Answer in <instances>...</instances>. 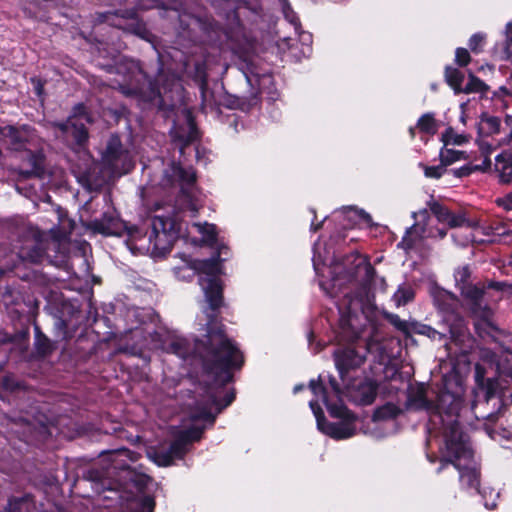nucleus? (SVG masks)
<instances>
[{
    "instance_id": "nucleus-11",
    "label": "nucleus",
    "mask_w": 512,
    "mask_h": 512,
    "mask_svg": "<svg viewBox=\"0 0 512 512\" xmlns=\"http://www.w3.org/2000/svg\"><path fill=\"white\" fill-rule=\"evenodd\" d=\"M242 76L246 84L250 88L248 94H226V96L224 97L223 105L229 109H237L242 112H250L252 109L257 108L261 105V90L258 86H255V84L253 83V79L247 73H243Z\"/></svg>"
},
{
    "instance_id": "nucleus-38",
    "label": "nucleus",
    "mask_w": 512,
    "mask_h": 512,
    "mask_svg": "<svg viewBox=\"0 0 512 512\" xmlns=\"http://www.w3.org/2000/svg\"><path fill=\"white\" fill-rule=\"evenodd\" d=\"M205 431V426H190L184 430L179 431V436L190 446L194 442L202 439Z\"/></svg>"
},
{
    "instance_id": "nucleus-32",
    "label": "nucleus",
    "mask_w": 512,
    "mask_h": 512,
    "mask_svg": "<svg viewBox=\"0 0 512 512\" xmlns=\"http://www.w3.org/2000/svg\"><path fill=\"white\" fill-rule=\"evenodd\" d=\"M489 91V86L482 81L479 77H477L474 73L469 72L468 74V82L463 87L462 93L464 94H472V93H480L482 95H486Z\"/></svg>"
},
{
    "instance_id": "nucleus-27",
    "label": "nucleus",
    "mask_w": 512,
    "mask_h": 512,
    "mask_svg": "<svg viewBox=\"0 0 512 512\" xmlns=\"http://www.w3.org/2000/svg\"><path fill=\"white\" fill-rule=\"evenodd\" d=\"M201 339H196L195 342L197 341H200ZM195 345L196 343H194V347H193V350L191 349L190 347V344L189 342L184 339V338H178V339H175L173 341H171L169 343V345L167 346V352L169 353H172V354H175L177 355L178 357L182 358V359H186L191 351L193 352L194 354V357L195 359L200 362L199 358L197 357L196 353H195ZM201 365V363H199Z\"/></svg>"
},
{
    "instance_id": "nucleus-17",
    "label": "nucleus",
    "mask_w": 512,
    "mask_h": 512,
    "mask_svg": "<svg viewBox=\"0 0 512 512\" xmlns=\"http://www.w3.org/2000/svg\"><path fill=\"white\" fill-rule=\"evenodd\" d=\"M384 319L391 324L397 331L403 334L405 339H412V334L425 335L429 325L416 320H402L398 314L385 312Z\"/></svg>"
},
{
    "instance_id": "nucleus-37",
    "label": "nucleus",
    "mask_w": 512,
    "mask_h": 512,
    "mask_svg": "<svg viewBox=\"0 0 512 512\" xmlns=\"http://www.w3.org/2000/svg\"><path fill=\"white\" fill-rule=\"evenodd\" d=\"M174 459L182 460L189 451V445L177 434L168 447Z\"/></svg>"
},
{
    "instance_id": "nucleus-46",
    "label": "nucleus",
    "mask_w": 512,
    "mask_h": 512,
    "mask_svg": "<svg viewBox=\"0 0 512 512\" xmlns=\"http://www.w3.org/2000/svg\"><path fill=\"white\" fill-rule=\"evenodd\" d=\"M309 406H310L311 410L313 411V414L316 418L318 430L319 431L323 430V426L328 422V420L326 419L322 408L320 407L318 402L314 401V400L310 401Z\"/></svg>"
},
{
    "instance_id": "nucleus-2",
    "label": "nucleus",
    "mask_w": 512,
    "mask_h": 512,
    "mask_svg": "<svg viewBox=\"0 0 512 512\" xmlns=\"http://www.w3.org/2000/svg\"><path fill=\"white\" fill-rule=\"evenodd\" d=\"M356 316H342L340 319L339 338L346 344L340 345L333 352V360L340 379L345 382L349 373L360 369L367 360L369 345L363 340V329L354 326Z\"/></svg>"
},
{
    "instance_id": "nucleus-30",
    "label": "nucleus",
    "mask_w": 512,
    "mask_h": 512,
    "mask_svg": "<svg viewBox=\"0 0 512 512\" xmlns=\"http://www.w3.org/2000/svg\"><path fill=\"white\" fill-rule=\"evenodd\" d=\"M115 224L116 220L113 216L103 213L101 219H95L91 222V228L97 233L108 236L117 234L114 230Z\"/></svg>"
},
{
    "instance_id": "nucleus-48",
    "label": "nucleus",
    "mask_w": 512,
    "mask_h": 512,
    "mask_svg": "<svg viewBox=\"0 0 512 512\" xmlns=\"http://www.w3.org/2000/svg\"><path fill=\"white\" fill-rule=\"evenodd\" d=\"M465 296L474 306L480 307L484 297V290L477 286H472L466 291Z\"/></svg>"
},
{
    "instance_id": "nucleus-6",
    "label": "nucleus",
    "mask_w": 512,
    "mask_h": 512,
    "mask_svg": "<svg viewBox=\"0 0 512 512\" xmlns=\"http://www.w3.org/2000/svg\"><path fill=\"white\" fill-rule=\"evenodd\" d=\"M215 13L225 21L231 31L242 34L246 24H253L261 17L263 9L259 0H206Z\"/></svg>"
},
{
    "instance_id": "nucleus-51",
    "label": "nucleus",
    "mask_w": 512,
    "mask_h": 512,
    "mask_svg": "<svg viewBox=\"0 0 512 512\" xmlns=\"http://www.w3.org/2000/svg\"><path fill=\"white\" fill-rule=\"evenodd\" d=\"M414 226L408 228L406 230L405 235L402 237L401 241L397 244L398 248L405 250L406 252L412 250L415 247V239L410 235Z\"/></svg>"
},
{
    "instance_id": "nucleus-36",
    "label": "nucleus",
    "mask_w": 512,
    "mask_h": 512,
    "mask_svg": "<svg viewBox=\"0 0 512 512\" xmlns=\"http://www.w3.org/2000/svg\"><path fill=\"white\" fill-rule=\"evenodd\" d=\"M440 162L445 166H449L459 160H466L467 156L464 151L442 148L439 154Z\"/></svg>"
},
{
    "instance_id": "nucleus-20",
    "label": "nucleus",
    "mask_w": 512,
    "mask_h": 512,
    "mask_svg": "<svg viewBox=\"0 0 512 512\" xmlns=\"http://www.w3.org/2000/svg\"><path fill=\"white\" fill-rule=\"evenodd\" d=\"M221 248L217 250L214 256L208 259L196 260L194 262V269L199 274H204L207 278H218V276L222 273L221 271Z\"/></svg>"
},
{
    "instance_id": "nucleus-52",
    "label": "nucleus",
    "mask_w": 512,
    "mask_h": 512,
    "mask_svg": "<svg viewBox=\"0 0 512 512\" xmlns=\"http://www.w3.org/2000/svg\"><path fill=\"white\" fill-rule=\"evenodd\" d=\"M30 82L33 86V90H34V93L36 94V96L43 100L44 99V96H45V84H46V80H43L42 78L38 77V76H33L30 78Z\"/></svg>"
},
{
    "instance_id": "nucleus-33",
    "label": "nucleus",
    "mask_w": 512,
    "mask_h": 512,
    "mask_svg": "<svg viewBox=\"0 0 512 512\" xmlns=\"http://www.w3.org/2000/svg\"><path fill=\"white\" fill-rule=\"evenodd\" d=\"M500 118L497 116H488L483 114L481 116V126L479 132L487 136L498 134L500 131Z\"/></svg>"
},
{
    "instance_id": "nucleus-14",
    "label": "nucleus",
    "mask_w": 512,
    "mask_h": 512,
    "mask_svg": "<svg viewBox=\"0 0 512 512\" xmlns=\"http://www.w3.org/2000/svg\"><path fill=\"white\" fill-rule=\"evenodd\" d=\"M346 389L355 403L361 406L371 405L377 396L378 383L370 378L346 384Z\"/></svg>"
},
{
    "instance_id": "nucleus-40",
    "label": "nucleus",
    "mask_w": 512,
    "mask_h": 512,
    "mask_svg": "<svg viewBox=\"0 0 512 512\" xmlns=\"http://www.w3.org/2000/svg\"><path fill=\"white\" fill-rule=\"evenodd\" d=\"M309 388L314 395H316V396L321 395L322 401H323L324 405L326 406V409H328V405L334 404V403L330 402L327 388L324 386L320 376L317 380L312 379L309 382Z\"/></svg>"
},
{
    "instance_id": "nucleus-63",
    "label": "nucleus",
    "mask_w": 512,
    "mask_h": 512,
    "mask_svg": "<svg viewBox=\"0 0 512 512\" xmlns=\"http://www.w3.org/2000/svg\"><path fill=\"white\" fill-rule=\"evenodd\" d=\"M55 326L58 327L59 329L63 330V338H67V322L66 320L62 319V318H57L55 320Z\"/></svg>"
},
{
    "instance_id": "nucleus-24",
    "label": "nucleus",
    "mask_w": 512,
    "mask_h": 512,
    "mask_svg": "<svg viewBox=\"0 0 512 512\" xmlns=\"http://www.w3.org/2000/svg\"><path fill=\"white\" fill-rule=\"evenodd\" d=\"M495 170L499 173L500 182H512V153L502 152L495 158Z\"/></svg>"
},
{
    "instance_id": "nucleus-59",
    "label": "nucleus",
    "mask_w": 512,
    "mask_h": 512,
    "mask_svg": "<svg viewBox=\"0 0 512 512\" xmlns=\"http://www.w3.org/2000/svg\"><path fill=\"white\" fill-rule=\"evenodd\" d=\"M488 288H491V289H494V290H497V291H505L507 289H510L511 288V285H509L508 283L506 282H500V281H491L489 284H488Z\"/></svg>"
},
{
    "instance_id": "nucleus-15",
    "label": "nucleus",
    "mask_w": 512,
    "mask_h": 512,
    "mask_svg": "<svg viewBox=\"0 0 512 512\" xmlns=\"http://www.w3.org/2000/svg\"><path fill=\"white\" fill-rule=\"evenodd\" d=\"M32 131H34V128L28 124H22L20 126L0 125V139H9L12 150L24 151L26 150V145L29 142Z\"/></svg>"
},
{
    "instance_id": "nucleus-49",
    "label": "nucleus",
    "mask_w": 512,
    "mask_h": 512,
    "mask_svg": "<svg viewBox=\"0 0 512 512\" xmlns=\"http://www.w3.org/2000/svg\"><path fill=\"white\" fill-rule=\"evenodd\" d=\"M349 211L353 212L354 215L359 219V221L366 224L367 227L373 228L378 226V224L373 222L372 216L364 209H357L351 207L349 208Z\"/></svg>"
},
{
    "instance_id": "nucleus-39",
    "label": "nucleus",
    "mask_w": 512,
    "mask_h": 512,
    "mask_svg": "<svg viewBox=\"0 0 512 512\" xmlns=\"http://www.w3.org/2000/svg\"><path fill=\"white\" fill-rule=\"evenodd\" d=\"M172 171L175 177L178 178L181 182L187 185L195 184L197 180L196 173L193 169H186L179 164H173Z\"/></svg>"
},
{
    "instance_id": "nucleus-54",
    "label": "nucleus",
    "mask_w": 512,
    "mask_h": 512,
    "mask_svg": "<svg viewBox=\"0 0 512 512\" xmlns=\"http://www.w3.org/2000/svg\"><path fill=\"white\" fill-rule=\"evenodd\" d=\"M203 234L207 237L208 241L211 242V244L216 243L218 236L216 225L207 224L203 231Z\"/></svg>"
},
{
    "instance_id": "nucleus-64",
    "label": "nucleus",
    "mask_w": 512,
    "mask_h": 512,
    "mask_svg": "<svg viewBox=\"0 0 512 512\" xmlns=\"http://www.w3.org/2000/svg\"><path fill=\"white\" fill-rule=\"evenodd\" d=\"M467 141L466 136L462 134H456L453 136V144L462 145Z\"/></svg>"
},
{
    "instance_id": "nucleus-1",
    "label": "nucleus",
    "mask_w": 512,
    "mask_h": 512,
    "mask_svg": "<svg viewBox=\"0 0 512 512\" xmlns=\"http://www.w3.org/2000/svg\"><path fill=\"white\" fill-rule=\"evenodd\" d=\"M195 353L206 380L204 397L196 403L190 419L213 426L217 415L236 398L235 388L227 385L234 382V373L245 365V355L237 342L223 333L222 325L210 327L206 340L196 342Z\"/></svg>"
},
{
    "instance_id": "nucleus-57",
    "label": "nucleus",
    "mask_w": 512,
    "mask_h": 512,
    "mask_svg": "<svg viewBox=\"0 0 512 512\" xmlns=\"http://www.w3.org/2000/svg\"><path fill=\"white\" fill-rule=\"evenodd\" d=\"M329 385H330L331 389L333 390L334 394L336 395V397L338 398L339 403H343V401L341 399L343 392H342L340 384L338 383V381L336 380V378L334 376L329 377Z\"/></svg>"
},
{
    "instance_id": "nucleus-61",
    "label": "nucleus",
    "mask_w": 512,
    "mask_h": 512,
    "mask_svg": "<svg viewBox=\"0 0 512 512\" xmlns=\"http://www.w3.org/2000/svg\"><path fill=\"white\" fill-rule=\"evenodd\" d=\"M470 277V271L468 267H463L462 269L457 271L456 279L461 282H466Z\"/></svg>"
},
{
    "instance_id": "nucleus-29",
    "label": "nucleus",
    "mask_w": 512,
    "mask_h": 512,
    "mask_svg": "<svg viewBox=\"0 0 512 512\" xmlns=\"http://www.w3.org/2000/svg\"><path fill=\"white\" fill-rule=\"evenodd\" d=\"M156 506L153 495L130 497V512H154Z\"/></svg>"
},
{
    "instance_id": "nucleus-55",
    "label": "nucleus",
    "mask_w": 512,
    "mask_h": 512,
    "mask_svg": "<svg viewBox=\"0 0 512 512\" xmlns=\"http://www.w3.org/2000/svg\"><path fill=\"white\" fill-rule=\"evenodd\" d=\"M0 386L5 391L13 392L18 388V383L10 376H4L1 380Z\"/></svg>"
},
{
    "instance_id": "nucleus-16",
    "label": "nucleus",
    "mask_w": 512,
    "mask_h": 512,
    "mask_svg": "<svg viewBox=\"0 0 512 512\" xmlns=\"http://www.w3.org/2000/svg\"><path fill=\"white\" fill-rule=\"evenodd\" d=\"M62 134L70 135L78 148L86 146L89 140V132L84 123L69 117L66 121L55 122L53 124Z\"/></svg>"
},
{
    "instance_id": "nucleus-25",
    "label": "nucleus",
    "mask_w": 512,
    "mask_h": 512,
    "mask_svg": "<svg viewBox=\"0 0 512 512\" xmlns=\"http://www.w3.org/2000/svg\"><path fill=\"white\" fill-rule=\"evenodd\" d=\"M34 506V498L31 494L22 496H11L8 498L7 504L0 512H23L29 511Z\"/></svg>"
},
{
    "instance_id": "nucleus-42",
    "label": "nucleus",
    "mask_w": 512,
    "mask_h": 512,
    "mask_svg": "<svg viewBox=\"0 0 512 512\" xmlns=\"http://www.w3.org/2000/svg\"><path fill=\"white\" fill-rule=\"evenodd\" d=\"M151 458L160 467H168L171 466L174 462V458L169 453L168 448L167 449H159L153 451L151 454Z\"/></svg>"
},
{
    "instance_id": "nucleus-45",
    "label": "nucleus",
    "mask_w": 512,
    "mask_h": 512,
    "mask_svg": "<svg viewBox=\"0 0 512 512\" xmlns=\"http://www.w3.org/2000/svg\"><path fill=\"white\" fill-rule=\"evenodd\" d=\"M486 36L483 33H475L473 34L468 42L470 50L475 53L479 54L483 51V47L485 44Z\"/></svg>"
},
{
    "instance_id": "nucleus-47",
    "label": "nucleus",
    "mask_w": 512,
    "mask_h": 512,
    "mask_svg": "<svg viewBox=\"0 0 512 512\" xmlns=\"http://www.w3.org/2000/svg\"><path fill=\"white\" fill-rule=\"evenodd\" d=\"M420 166L423 167L424 175L427 178L439 179L446 172V167L441 162H440L439 165H436V166H427V165H424V164H420Z\"/></svg>"
},
{
    "instance_id": "nucleus-18",
    "label": "nucleus",
    "mask_w": 512,
    "mask_h": 512,
    "mask_svg": "<svg viewBox=\"0 0 512 512\" xmlns=\"http://www.w3.org/2000/svg\"><path fill=\"white\" fill-rule=\"evenodd\" d=\"M27 152L26 161L30 169H21L19 175L24 179L43 178L45 176L46 156L42 150H25Z\"/></svg>"
},
{
    "instance_id": "nucleus-3",
    "label": "nucleus",
    "mask_w": 512,
    "mask_h": 512,
    "mask_svg": "<svg viewBox=\"0 0 512 512\" xmlns=\"http://www.w3.org/2000/svg\"><path fill=\"white\" fill-rule=\"evenodd\" d=\"M107 455L111 461L107 467H103L101 469L91 467L83 472V478L92 483V488L95 492L101 493L105 490L114 489L111 485L110 476H112L116 470L126 473L127 479L140 492H143L152 481L150 476L143 473H137L128 463L117 459L118 457H124L132 462H136L140 457L139 453L131 451L128 448H120L108 451Z\"/></svg>"
},
{
    "instance_id": "nucleus-19",
    "label": "nucleus",
    "mask_w": 512,
    "mask_h": 512,
    "mask_svg": "<svg viewBox=\"0 0 512 512\" xmlns=\"http://www.w3.org/2000/svg\"><path fill=\"white\" fill-rule=\"evenodd\" d=\"M486 367L480 363H476L474 367V378L477 388L484 392L485 399L490 400L496 395L499 387L497 377H486Z\"/></svg>"
},
{
    "instance_id": "nucleus-41",
    "label": "nucleus",
    "mask_w": 512,
    "mask_h": 512,
    "mask_svg": "<svg viewBox=\"0 0 512 512\" xmlns=\"http://www.w3.org/2000/svg\"><path fill=\"white\" fill-rule=\"evenodd\" d=\"M415 293L411 287L400 286L394 293L393 299L398 306L406 305L413 301Z\"/></svg>"
},
{
    "instance_id": "nucleus-23",
    "label": "nucleus",
    "mask_w": 512,
    "mask_h": 512,
    "mask_svg": "<svg viewBox=\"0 0 512 512\" xmlns=\"http://www.w3.org/2000/svg\"><path fill=\"white\" fill-rule=\"evenodd\" d=\"M34 349L39 357L50 356L56 349V345L41 330L39 325L34 324Z\"/></svg>"
},
{
    "instance_id": "nucleus-10",
    "label": "nucleus",
    "mask_w": 512,
    "mask_h": 512,
    "mask_svg": "<svg viewBox=\"0 0 512 512\" xmlns=\"http://www.w3.org/2000/svg\"><path fill=\"white\" fill-rule=\"evenodd\" d=\"M201 283L207 282L204 287L205 297L208 302L211 313L208 314V321L206 323V334L202 340H206L210 327H216L222 325L223 333L228 337L226 333V327L221 320L218 319V311L223 305V286L219 278H200Z\"/></svg>"
},
{
    "instance_id": "nucleus-58",
    "label": "nucleus",
    "mask_w": 512,
    "mask_h": 512,
    "mask_svg": "<svg viewBox=\"0 0 512 512\" xmlns=\"http://www.w3.org/2000/svg\"><path fill=\"white\" fill-rule=\"evenodd\" d=\"M424 336L428 337L431 340H439V341H441L445 338V334L437 331L430 325H429L428 329L426 330V333Z\"/></svg>"
},
{
    "instance_id": "nucleus-28",
    "label": "nucleus",
    "mask_w": 512,
    "mask_h": 512,
    "mask_svg": "<svg viewBox=\"0 0 512 512\" xmlns=\"http://www.w3.org/2000/svg\"><path fill=\"white\" fill-rule=\"evenodd\" d=\"M402 414V410L393 402H386L384 405L377 407L373 414L372 420L374 422L386 421L396 419Z\"/></svg>"
},
{
    "instance_id": "nucleus-5",
    "label": "nucleus",
    "mask_w": 512,
    "mask_h": 512,
    "mask_svg": "<svg viewBox=\"0 0 512 512\" xmlns=\"http://www.w3.org/2000/svg\"><path fill=\"white\" fill-rule=\"evenodd\" d=\"M407 407L416 411H428L441 418L444 429L458 417L460 402L456 395L449 391L441 392L435 401L427 398V388L424 383H418L410 388L407 395Z\"/></svg>"
},
{
    "instance_id": "nucleus-26",
    "label": "nucleus",
    "mask_w": 512,
    "mask_h": 512,
    "mask_svg": "<svg viewBox=\"0 0 512 512\" xmlns=\"http://www.w3.org/2000/svg\"><path fill=\"white\" fill-rule=\"evenodd\" d=\"M464 73L456 67L451 65L445 66L444 79L447 85L454 91L455 94H461L463 90L462 83L464 81Z\"/></svg>"
},
{
    "instance_id": "nucleus-13",
    "label": "nucleus",
    "mask_w": 512,
    "mask_h": 512,
    "mask_svg": "<svg viewBox=\"0 0 512 512\" xmlns=\"http://www.w3.org/2000/svg\"><path fill=\"white\" fill-rule=\"evenodd\" d=\"M427 205L437 220L440 223L447 224L450 228L463 226L474 228L478 225L476 221L469 220L466 217L465 211L461 210L458 213H454L447 206L435 200L429 201Z\"/></svg>"
},
{
    "instance_id": "nucleus-44",
    "label": "nucleus",
    "mask_w": 512,
    "mask_h": 512,
    "mask_svg": "<svg viewBox=\"0 0 512 512\" xmlns=\"http://www.w3.org/2000/svg\"><path fill=\"white\" fill-rule=\"evenodd\" d=\"M503 56L501 59L512 60V22L506 25V39L502 44Z\"/></svg>"
},
{
    "instance_id": "nucleus-53",
    "label": "nucleus",
    "mask_w": 512,
    "mask_h": 512,
    "mask_svg": "<svg viewBox=\"0 0 512 512\" xmlns=\"http://www.w3.org/2000/svg\"><path fill=\"white\" fill-rule=\"evenodd\" d=\"M362 264L364 265V270H365V278L368 280V281H372L374 280L375 276H376V269L374 268V266L370 263L369 259L367 257L364 258ZM361 266V263L358 264V267Z\"/></svg>"
},
{
    "instance_id": "nucleus-62",
    "label": "nucleus",
    "mask_w": 512,
    "mask_h": 512,
    "mask_svg": "<svg viewBox=\"0 0 512 512\" xmlns=\"http://www.w3.org/2000/svg\"><path fill=\"white\" fill-rule=\"evenodd\" d=\"M311 212L314 214V219L311 223L310 230L312 232H317L323 227L324 220H322L318 223H315V220L317 219L316 211H315V209H311Z\"/></svg>"
},
{
    "instance_id": "nucleus-21",
    "label": "nucleus",
    "mask_w": 512,
    "mask_h": 512,
    "mask_svg": "<svg viewBox=\"0 0 512 512\" xmlns=\"http://www.w3.org/2000/svg\"><path fill=\"white\" fill-rule=\"evenodd\" d=\"M433 303L440 312L454 315L457 310L458 299L453 293L440 289L433 294Z\"/></svg>"
},
{
    "instance_id": "nucleus-12",
    "label": "nucleus",
    "mask_w": 512,
    "mask_h": 512,
    "mask_svg": "<svg viewBox=\"0 0 512 512\" xmlns=\"http://www.w3.org/2000/svg\"><path fill=\"white\" fill-rule=\"evenodd\" d=\"M23 243L19 246L18 256L23 261L38 264L41 263L45 254V244L38 231L25 229L22 231Z\"/></svg>"
},
{
    "instance_id": "nucleus-43",
    "label": "nucleus",
    "mask_w": 512,
    "mask_h": 512,
    "mask_svg": "<svg viewBox=\"0 0 512 512\" xmlns=\"http://www.w3.org/2000/svg\"><path fill=\"white\" fill-rule=\"evenodd\" d=\"M463 317L460 315L454 316V323L449 328L450 337L452 340L456 341L464 334L465 323Z\"/></svg>"
},
{
    "instance_id": "nucleus-4",
    "label": "nucleus",
    "mask_w": 512,
    "mask_h": 512,
    "mask_svg": "<svg viewBox=\"0 0 512 512\" xmlns=\"http://www.w3.org/2000/svg\"><path fill=\"white\" fill-rule=\"evenodd\" d=\"M443 434L445 453L440 460L441 465L438 472L451 464L459 471L461 481L465 482L468 488H478L480 484L479 472L475 468L463 467L458 463L460 459H470L473 456L468 443V435L462 430L458 419L449 423Z\"/></svg>"
},
{
    "instance_id": "nucleus-22",
    "label": "nucleus",
    "mask_w": 512,
    "mask_h": 512,
    "mask_svg": "<svg viewBox=\"0 0 512 512\" xmlns=\"http://www.w3.org/2000/svg\"><path fill=\"white\" fill-rule=\"evenodd\" d=\"M124 152L125 150L123 148L120 137L116 134H113L109 138L106 148L102 153V160L106 165L113 167L121 159Z\"/></svg>"
},
{
    "instance_id": "nucleus-8",
    "label": "nucleus",
    "mask_w": 512,
    "mask_h": 512,
    "mask_svg": "<svg viewBox=\"0 0 512 512\" xmlns=\"http://www.w3.org/2000/svg\"><path fill=\"white\" fill-rule=\"evenodd\" d=\"M151 226L150 243H153L155 250L169 253L180 238L182 223L174 217L157 215L153 217Z\"/></svg>"
},
{
    "instance_id": "nucleus-31",
    "label": "nucleus",
    "mask_w": 512,
    "mask_h": 512,
    "mask_svg": "<svg viewBox=\"0 0 512 512\" xmlns=\"http://www.w3.org/2000/svg\"><path fill=\"white\" fill-rule=\"evenodd\" d=\"M71 349L75 357L83 361L89 359L94 352L93 345H91L87 337L83 335L77 337Z\"/></svg>"
},
{
    "instance_id": "nucleus-7",
    "label": "nucleus",
    "mask_w": 512,
    "mask_h": 512,
    "mask_svg": "<svg viewBox=\"0 0 512 512\" xmlns=\"http://www.w3.org/2000/svg\"><path fill=\"white\" fill-rule=\"evenodd\" d=\"M133 75L136 77L137 83L125 88L124 93L129 96H135L144 102H154L161 98L160 84L167 80V76L163 69L161 56H158L157 75L151 77L145 72L138 63H131Z\"/></svg>"
},
{
    "instance_id": "nucleus-34",
    "label": "nucleus",
    "mask_w": 512,
    "mask_h": 512,
    "mask_svg": "<svg viewBox=\"0 0 512 512\" xmlns=\"http://www.w3.org/2000/svg\"><path fill=\"white\" fill-rule=\"evenodd\" d=\"M193 81L198 85L201 94L204 96L208 88V73L204 62H197L194 66Z\"/></svg>"
},
{
    "instance_id": "nucleus-9",
    "label": "nucleus",
    "mask_w": 512,
    "mask_h": 512,
    "mask_svg": "<svg viewBox=\"0 0 512 512\" xmlns=\"http://www.w3.org/2000/svg\"><path fill=\"white\" fill-rule=\"evenodd\" d=\"M332 418L340 419L338 423L327 422L320 430L323 434L335 439L344 440L353 437L356 434L355 423L358 416L351 411L344 403L328 405L327 409Z\"/></svg>"
},
{
    "instance_id": "nucleus-35",
    "label": "nucleus",
    "mask_w": 512,
    "mask_h": 512,
    "mask_svg": "<svg viewBox=\"0 0 512 512\" xmlns=\"http://www.w3.org/2000/svg\"><path fill=\"white\" fill-rule=\"evenodd\" d=\"M416 127L420 132L433 136L437 132V123L431 112L423 114L417 121Z\"/></svg>"
},
{
    "instance_id": "nucleus-60",
    "label": "nucleus",
    "mask_w": 512,
    "mask_h": 512,
    "mask_svg": "<svg viewBox=\"0 0 512 512\" xmlns=\"http://www.w3.org/2000/svg\"><path fill=\"white\" fill-rule=\"evenodd\" d=\"M491 165H492V162H491L490 158L488 156H486L485 159L483 160L482 164L475 165L474 168H475V171L486 172V171L490 170Z\"/></svg>"
},
{
    "instance_id": "nucleus-50",
    "label": "nucleus",
    "mask_w": 512,
    "mask_h": 512,
    "mask_svg": "<svg viewBox=\"0 0 512 512\" xmlns=\"http://www.w3.org/2000/svg\"><path fill=\"white\" fill-rule=\"evenodd\" d=\"M471 62V56L466 48L458 47L455 50V63L460 67H466Z\"/></svg>"
},
{
    "instance_id": "nucleus-56",
    "label": "nucleus",
    "mask_w": 512,
    "mask_h": 512,
    "mask_svg": "<svg viewBox=\"0 0 512 512\" xmlns=\"http://www.w3.org/2000/svg\"><path fill=\"white\" fill-rule=\"evenodd\" d=\"M475 171V168L474 166H471V165H464L458 169H453L452 172H453V175L457 178H464V177H468L472 174V172Z\"/></svg>"
}]
</instances>
